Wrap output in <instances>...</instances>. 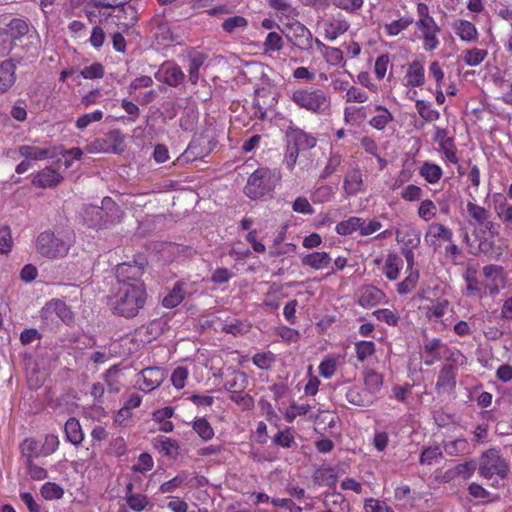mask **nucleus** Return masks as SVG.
I'll use <instances>...</instances> for the list:
<instances>
[{"label":"nucleus","instance_id":"1","mask_svg":"<svg viewBox=\"0 0 512 512\" xmlns=\"http://www.w3.org/2000/svg\"><path fill=\"white\" fill-rule=\"evenodd\" d=\"M85 13L91 23H95L97 18L111 19L122 32L138 22L137 10L126 0H91L85 6Z\"/></svg>","mask_w":512,"mask_h":512},{"label":"nucleus","instance_id":"2","mask_svg":"<svg viewBox=\"0 0 512 512\" xmlns=\"http://www.w3.org/2000/svg\"><path fill=\"white\" fill-rule=\"evenodd\" d=\"M144 282L121 283L111 298L113 313L127 319L136 317L147 301Z\"/></svg>","mask_w":512,"mask_h":512},{"label":"nucleus","instance_id":"3","mask_svg":"<svg viewBox=\"0 0 512 512\" xmlns=\"http://www.w3.org/2000/svg\"><path fill=\"white\" fill-rule=\"evenodd\" d=\"M287 96L299 109L311 114L325 115L331 109V97L321 88L298 87L291 89Z\"/></svg>","mask_w":512,"mask_h":512},{"label":"nucleus","instance_id":"4","mask_svg":"<svg viewBox=\"0 0 512 512\" xmlns=\"http://www.w3.org/2000/svg\"><path fill=\"white\" fill-rule=\"evenodd\" d=\"M281 180L280 171L267 166L258 167L247 179L245 195L252 200L270 196Z\"/></svg>","mask_w":512,"mask_h":512},{"label":"nucleus","instance_id":"5","mask_svg":"<svg viewBox=\"0 0 512 512\" xmlns=\"http://www.w3.org/2000/svg\"><path fill=\"white\" fill-rule=\"evenodd\" d=\"M73 243L74 237L71 231L57 233L44 231L37 237L36 248L42 256L49 259H58L69 253Z\"/></svg>","mask_w":512,"mask_h":512},{"label":"nucleus","instance_id":"6","mask_svg":"<svg viewBox=\"0 0 512 512\" xmlns=\"http://www.w3.org/2000/svg\"><path fill=\"white\" fill-rule=\"evenodd\" d=\"M478 472L485 479L497 476L500 480H505L510 472V467L508 461L500 455L499 451L491 448L482 453Z\"/></svg>","mask_w":512,"mask_h":512},{"label":"nucleus","instance_id":"7","mask_svg":"<svg viewBox=\"0 0 512 512\" xmlns=\"http://www.w3.org/2000/svg\"><path fill=\"white\" fill-rule=\"evenodd\" d=\"M148 264L147 258L136 255L133 260L120 263L116 267L117 285L121 283L143 282L142 276Z\"/></svg>","mask_w":512,"mask_h":512},{"label":"nucleus","instance_id":"8","mask_svg":"<svg viewBox=\"0 0 512 512\" xmlns=\"http://www.w3.org/2000/svg\"><path fill=\"white\" fill-rule=\"evenodd\" d=\"M231 69L232 80L237 86L251 83L257 79L259 65L255 62H242L236 55L232 54L226 58Z\"/></svg>","mask_w":512,"mask_h":512},{"label":"nucleus","instance_id":"9","mask_svg":"<svg viewBox=\"0 0 512 512\" xmlns=\"http://www.w3.org/2000/svg\"><path fill=\"white\" fill-rule=\"evenodd\" d=\"M277 103V94L270 87L257 88L254 92V117L262 121L267 119L273 113Z\"/></svg>","mask_w":512,"mask_h":512},{"label":"nucleus","instance_id":"10","mask_svg":"<svg viewBox=\"0 0 512 512\" xmlns=\"http://www.w3.org/2000/svg\"><path fill=\"white\" fill-rule=\"evenodd\" d=\"M286 37L298 49L310 51L315 43L311 31L298 20L291 18L285 23Z\"/></svg>","mask_w":512,"mask_h":512},{"label":"nucleus","instance_id":"11","mask_svg":"<svg viewBox=\"0 0 512 512\" xmlns=\"http://www.w3.org/2000/svg\"><path fill=\"white\" fill-rule=\"evenodd\" d=\"M166 376L165 370L160 367H146L137 374L136 387L144 393H150L162 385Z\"/></svg>","mask_w":512,"mask_h":512},{"label":"nucleus","instance_id":"12","mask_svg":"<svg viewBox=\"0 0 512 512\" xmlns=\"http://www.w3.org/2000/svg\"><path fill=\"white\" fill-rule=\"evenodd\" d=\"M41 318L46 323L55 322L59 319L67 325H71L74 321V315L67 304L60 299H52L45 304L41 310Z\"/></svg>","mask_w":512,"mask_h":512},{"label":"nucleus","instance_id":"13","mask_svg":"<svg viewBox=\"0 0 512 512\" xmlns=\"http://www.w3.org/2000/svg\"><path fill=\"white\" fill-rule=\"evenodd\" d=\"M287 144L299 151L312 149L317 144V139L310 133L291 123L286 129Z\"/></svg>","mask_w":512,"mask_h":512},{"label":"nucleus","instance_id":"14","mask_svg":"<svg viewBox=\"0 0 512 512\" xmlns=\"http://www.w3.org/2000/svg\"><path fill=\"white\" fill-rule=\"evenodd\" d=\"M154 76L158 81L163 82L170 87L179 86L185 79V74L181 67L171 61L162 63Z\"/></svg>","mask_w":512,"mask_h":512},{"label":"nucleus","instance_id":"15","mask_svg":"<svg viewBox=\"0 0 512 512\" xmlns=\"http://www.w3.org/2000/svg\"><path fill=\"white\" fill-rule=\"evenodd\" d=\"M63 179L64 177L59 169L53 165H49L37 171L33 175L31 183L37 188H55L63 181Z\"/></svg>","mask_w":512,"mask_h":512},{"label":"nucleus","instance_id":"16","mask_svg":"<svg viewBox=\"0 0 512 512\" xmlns=\"http://www.w3.org/2000/svg\"><path fill=\"white\" fill-rule=\"evenodd\" d=\"M425 84V65L421 59H414L407 64L403 85L409 89L421 87Z\"/></svg>","mask_w":512,"mask_h":512},{"label":"nucleus","instance_id":"17","mask_svg":"<svg viewBox=\"0 0 512 512\" xmlns=\"http://www.w3.org/2000/svg\"><path fill=\"white\" fill-rule=\"evenodd\" d=\"M416 27L422 33L423 47L426 51H434L438 48L440 42L437 34L440 32V27L434 19L427 21L417 20Z\"/></svg>","mask_w":512,"mask_h":512},{"label":"nucleus","instance_id":"18","mask_svg":"<svg viewBox=\"0 0 512 512\" xmlns=\"http://www.w3.org/2000/svg\"><path fill=\"white\" fill-rule=\"evenodd\" d=\"M322 28L325 39L334 41L348 31L350 23L343 15L337 14L327 19L323 23Z\"/></svg>","mask_w":512,"mask_h":512},{"label":"nucleus","instance_id":"19","mask_svg":"<svg viewBox=\"0 0 512 512\" xmlns=\"http://www.w3.org/2000/svg\"><path fill=\"white\" fill-rule=\"evenodd\" d=\"M445 350H448V346L439 338H432L424 341V364L426 366H431L434 363L440 361L445 354Z\"/></svg>","mask_w":512,"mask_h":512},{"label":"nucleus","instance_id":"20","mask_svg":"<svg viewBox=\"0 0 512 512\" xmlns=\"http://www.w3.org/2000/svg\"><path fill=\"white\" fill-rule=\"evenodd\" d=\"M385 299L386 294L373 285H365L361 287L358 292V304L364 309L375 307Z\"/></svg>","mask_w":512,"mask_h":512},{"label":"nucleus","instance_id":"21","mask_svg":"<svg viewBox=\"0 0 512 512\" xmlns=\"http://www.w3.org/2000/svg\"><path fill=\"white\" fill-rule=\"evenodd\" d=\"M483 275L488 280L484 283L485 296H495L499 293V285L503 281V267L498 265H486L483 267Z\"/></svg>","mask_w":512,"mask_h":512},{"label":"nucleus","instance_id":"22","mask_svg":"<svg viewBox=\"0 0 512 512\" xmlns=\"http://www.w3.org/2000/svg\"><path fill=\"white\" fill-rule=\"evenodd\" d=\"M456 378L457 371L442 365L435 384L437 394H450L456 388Z\"/></svg>","mask_w":512,"mask_h":512},{"label":"nucleus","instance_id":"23","mask_svg":"<svg viewBox=\"0 0 512 512\" xmlns=\"http://www.w3.org/2000/svg\"><path fill=\"white\" fill-rule=\"evenodd\" d=\"M55 148H41L34 145H20L17 152L20 157L27 160L41 161L56 156Z\"/></svg>","mask_w":512,"mask_h":512},{"label":"nucleus","instance_id":"24","mask_svg":"<svg viewBox=\"0 0 512 512\" xmlns=\"http://www.w3.org/2000/svg\"><path fill=\"white\" fill-rule=\"evenodd\" d=\"M345 398L350 404L357 407H368L375 402L369 392L359 385L347 387Z\"/></svg>","mask_w":512,"mask_h":512},{"label":"nucleus","instance_id":"25","mask_svg":"<svg viewBox=\"0 0 512 512\" xmlns=\"http://www.w3.org/2000/svg\"><path fill=\"white\" fill-rule=\"evenodd\" d=\"M452 29L456 36L463 42H476L479 38V33L476 26L464 19L455 20L452 23Z\"/></svg>","mask_w":512,"mask_h":512},{"label":"nucleus","instance_id":"26","mask_svg":"<svg viewBox=\"0 0 512 512\" xmlns=\"http://www.w3.org/2000/svg\"><path fill=\"white\" fill-rule=\"evenodd\" d=\"M153 447L161 453L171 459H176L179 455L180 446L177 440L159 435L153 439Z\"/></svg>","mask_w":512,"mask_h":512},{"label":"nucleus","instance_id":"27","mask_svg":"<svg viewBox=\"0 0 512 512\" xmlns=\"http://www.w3.org/2000/svg\"><path fill=\"white\" fill-rule=\"evenodd\" d=\"M16 81V65L12 60L0 62V94L8 92Z\"/></svg>","mask_w":512,"mask_h":512},{"label":"nucleus","instance_id":"28","mask_svg":"<svg viewBox=\"0 0 512 512\" xmlns=\"http://www.w3.org/2000/svg\"><path fill=\"white\" fill-rule=\"evenodd\" d=\"M362 174L359 169L348 171L344 177L343 189L347 196H355L364 190Z\"/></svg>","mask_w":512,"mask_h":512},{"label":"nucleus","instance_id":"29","mask_svg":"<svg viewBox=\"0 0 512 512\" xmlns=\"http://www.w3.org/2000/svg\"><path fill=\"white\" fill-rule=\"evenodd\" d=\"M363 380V388L367 390V392H369V394L372 396V399L376 401L377 394L380 392L383 386V375L374 369H368L364 371Z\"/></svg>","mask_w":512,"mask_h":512},{"label":"nucleus","instance_id":"30","mask_svg":"<svg viewBox=\"0 0 512 512\" xmlns=\"http://www.w3.org/2000/svg\"><path fill=\"white\" fill-rule=\"evenodd\" d=\"M403 259L396 253H389L384 261L382 273L389 281L398 279L403 269Z\"/></svg>","mask_w":512,"mask_h":512},{"label":"nucleus","instance_id":"31","mask_svg":"<svg viewBox=\"0 0 512 512\" xmlns=\"http://www.w3.org/2000/svg\"><path fill=\"white\" fill-rule=\"evenodd\" d=\"M331 261L332 259L329 253L325 251H314L304 255L301 258V263L303 266L310 267L314 270H323L327 268Z\"/></svg>","mask_w":512,"mask_h":512},{"label":"nucleus","instance_id":"32","mask_svg":"<svg viewBox=\"0 0 512 512\" xmlns=\"http://www.w3.org/2000/svg\"><path fill=\"white\" fill-rule=\"evenodd\" d=\"M373 113L368 123L376 130L383 131L394 120L393 114L383 105H375Z\"/></svg>","mask_w":512,"mask_h":512},{"label":"nucleus","instance_id":"33","mask_svg":"<svg viewBox=\"0 0 512 512\" xmlns=\"http://www.w3.org/2000/svg\"><path fill=\"white\" fill-rule=\"evenodd\" d=\"M175 409L171 406H166L153 411L152 420L157 423L158 429L164 433H170L174 430V424L170 421L173 417Z\"/></svg>","mask_w":512,"mask_h":512},{"label":"nucleus","instance_id":"34","mask_svg":"<svg viewBox=\"0 0 512 512\" xmlns=\"http://www.w3.org/2000/svg\"><path fill=\"white\" fill-rule=\"evenodd\" d=\"M125 499L128 507L134 512H142L147 507H152V504L145 494L133 492V485L131 483L126 486Z\"/></svg>","mask_w":512,"mask_h":512},{"label":"nucleus","instance_id":"35","mask_svg":"<svg viewBox=\"0 0 512 512\" xmlns=\"http://www.w3.org/2000/svg\"><path fill=\"white\" fill-rule=\"evenodd\" d=\"M453 239V232L450 228L437 222H433L429 225L428 230L425 234V240L430 241L431 244H435L437 240L445 242H451Z\"/></svg>","mask_w":512,"mask_h":512},{"label":"nucleus","instance_id":"36","mask_svg":"<svg viewBox=\"0 0 512 512\" xmlns=\"http://www.w3.org/2000/svg\"><path fill=\"white\" fill-rule=\"evenodd\" d=\"M418 173L428 184L434 185L441 180L443 169L437 163L424 161L419 167Z\"/></svg>","mask_w":512,"mask_h":512},{"label":"nucleus","instance_id":"37","mask_svg":"<svg viewBox=\"0 0 512 512\" xmlns=\"http://www.w3.org/2000/svg\"><path fill=\"white\" fill-rule=\"evenodd\" d=\"M248 384V377L244 372L228 370L226 372V391L231 394L243 392Z\"/></svg>","mask_w":512,"mask_h":512},{"label":"nucleus","instance_id":"38","mask_svg":"<svg viewBox=\"0 0 512 512\" xmlns=\"http://www.w3.org/2000/svg\"><path fill=\"white\" fill-rule=\"evenodd\" d=\"M66 440L75 446H80L84 440V433L82 431L79 420L75 417H70L64 426Z\"/></svg>","mask_w":512,"mask_h":512},{"label":"nucleus","instance_id":"39","mask_svg":"<svg viewBox=\"0 0 512 512\" xmlns=\"http://www.w3.org/2000/svg\"><path fill=\"white\" fill-rule=\"evenodd\" d=\"M315 44L329 65L337 66L343 61V52L339 48L328 46L318 38H315Z\"/></svg>","mask_w":512,"mask_h":512},{"label":"nucleus","instance_id":"40","mask_svg":"<svg viewBox=\"0 0 512 512\" xmlns=\"http://www.w3.org/2000/svg\"><path fill=\"white\" fill-rule=\"evenodd\" d=\"M488 233V237L480 239L478 249L482 253H490L494 247V239L499 235L498 224L490 221L489 219L483 224Z\"/></svg>","mask_w":512,"mask_h":512},{"label":"nucleus","instance_id":"41","mask_svg":"<svg viewBox=\"0 0 512 512\" xmlns=\"http://www.w3.org/2000/svg\"><path fill=\"white\" fill-rule=\"evenodd\" d=\"M443 448L449 456H463L470 453V443L466 438H456L445 441Z\"/></svg>","mask_w":512,"mask_h":512},{"label":"nucleus","instance_id":"42","mask_svg":"<svg viewBox=\"0 0 512 512\" xmlns=\"http://www.w3.org/2000/svg\"><path fill=\"white\" fill-rule=\"evenodd\" d=\"M405 278L397 284L396 291L399 295H407L414 290L419 282L420 273L418 269L405 271Z\"/></svg>","mask_w":512,"mask_h":512},{"label":"nucleus","instance_id":"43","mask_svg":"<svg viewBox=\"0 0 512 512\" xmlns=\"http://www.w3.org/2000/svg\"><path fill=\"white\" fill-rule=\"evenodd\" d=\"M450 302L446 298H438L431 301V305L426 306L425 315L429 320H438L447 312Z\"/></svg>","mask_w":512,"mask_h":512},{"label":"nucleus","instance_id":"44","mask_svg":"<svg viewBox=\"0 0 512 512\" xmlns=\"http://www.w3.org/2000/svg\"><path fill=\"white\" fill-rule=\"evenodd\" d=\"M476 470V463L474 460H468L463 463L456 465L453 469L446 471L445 477L453 479L455 477H461L464 480L469 479Z\"/></svg>","mask_w":512,"mask_h":512},{"label":"nucleus","instance_id":"45","mask_svg":"<svg viewBox=\"0 0 512 512\" xmlns=\"http://www.w3.org/2000/svg\"><path fill=\"white\" fill-rule=\"evenodd\" d=\"M365 106H346L343 112L344 122L350 125H360L366 119Z\"/></svg>","mask_w":512,"mask_h":512},{"label":"nucleus","instance_id":"46","mask_svg":"<svg viewBox=\"0 0 512 512\" xmlns=\"http://www.w3.org/2000/svg\"><path fill=\"white\" fill-rule=\"evenodd\" d=\"M445 364L443 366H449L451 369L458 371L459 367L467 365V357L457 348L452 347L445 350Z\"/></svg>","mask_w":512,"mask_h":512},{"label":"nucleus","instance_id":"47","mask_svg":"<svg viewBox=\"0 0 512 512\" xmlns=\"http://www.w3.org/2000/svg\"><path fill=\"white\" fill-rule=\"evenodd\" d=\"M413 22L414 19L411 16H403L390 23H386L384 25V32L389 37L397 36L402 31L406 30Z\"/></svg>","mask_w":512,"mask_h":512},{"label":"nucleus","instance_id":"48","mask_svg":"<svg viewBox=\"0 0 512 512\" xmlns=\"http://www.w3.org/2000/svg\"><path fill=\"white\" fill-rule=\"evenodd\" d=\"M189 58V80L192 84H197L199 80V70L204 64L205 56L200 52H192L188 55Z\"/></svg>","mask_w":512,"mask_h":512},{"label":"nucleus","instance_id":"49","mask_svg":"<svg viewBox=\"0 0 512 512\" xmlns=\"http://www.w3.org/2000/svg\"><path fill=\"white\" fill-rule=\"evenodd\" d=\"M438 151L442 153L443 159L451 164H458V149L454 137L438 144Z\"/></svg>","mask_w":512,"mask_h":512},{"label":"nucleus","instance_id":"50","mask_svg":"<svg viewBox=\"0 0 512 512\" xmlns=\"http://www.w3.org/2000/svg\"><path fill=\"white\" fill-rule=\"evenodd\" d=\"M415 108L420 117L426 122H434L440 118L439 111L432 108L431 103L428 101L416 100Z\"/></svg>","mask_w":512,"mask_h":512},{"label":"nucleus","instance_id":"51","mask_svg":"<svg viewBox=\"0 0 512 512\" xmlns=\"http://www.w3.org/2000/svg\"><path fill=\"white\" fill-rule=\"evenodd\" d=\"M466 209L469 217L478 225H483L490 218V211L474 202L468 201Z\"/></svg>","mask_w":512,"mask_h":512},{"label":"nucleus","instance_id":"52","mask_svg":"<svg viewBox=\"0 0 512 512\" xmlns=\"http://www.w3.org/2000/svg\"><path fill=\"white\" fill-rule=\"evenodd\" d=\"M467 284V292L469 295L476 296L478 298L485 297L484 283L476 277V271L468 272L465 276Z\"/></svg>","mask_w":512,"mask_h":512},{"label":"nucleus","instance_id":"53","mask_svg":"<svg viewBox=\"0 0 512 512\" xmlns=\"http://www.w3.org/2000/svg\"><path fill=\"white\" fill-rule=\"evenodd\" d=\"M127 453V442L124 437H112L109 441L105 454L111 457H121Z\"/></svg>","mask_w":512,"mask_h":512},{"label":"nucleus","instance_id":"54","mask_svg":"<svg viewBox=\"0 0 512 512\" xmlns=\"http://www.w3.org/2000/svg\"><path fill=\"white\" fill-rule=\"evenodd\" d=\"M443 457L442 450L440 446L434 445V446H428L423 449L421 452L419 463L421 465H432L434 463L439 462Z\"/></svg>","mask_w":512,"mask_h":512},{"label":"nucleus","instance_id":"55","mask_svg":"<svg viewBox=\"0 0 512 512\" xmlns=\"http://www.w3.org/2000/svg\"><path fill=\"white\" fill-rule=\"evenodd\" d=\"M343 162V156L340 151L332 150L329 154L327 163L320 174L321 179H327L333 173H335Z\"/></svg>","mask_w":512,"mask_h":512},{"label":"nucleus","instance_id":"56","mask_svg":"<svg viewBox=\"0 0 512 512\" xmlns=\"http://www.w3.org/2000/svg\"><path fill=\"white\" fill-rule=\"evenodd\" d=\"M356 358L359 362H364L376 352V344L373 341H357L354 344Z\"/></svg>","mask_w":512,"mask_h":512},{"label":"nucleus","instance_id":"57","mask_svg":"<svg viewBox=\"0 0 512 512\" xmlns=\"http://www.w3.org/2000/svg\"><path fill=\"white\" fill-rule=\"evenodd\" d=\"M487 55V50L474 47L465 51L463 60L466 65L475 67L481 64Z\"/></svg>","mask_w":512,"mask_h":512},{"label":"nucleus","instance_id":"58","mask_svg":"<svg viewBox=\"0 0 512 512\" xmlns=\"http://www.w3.org/2000/svg\"><path fill=\"white\" fill-rule=\"evenodd\" d=\"M41 496L45 500H58L64 495V489L55 482H46L40 489Z\"/></svg>","mask_w":512,"mask_h":512},{"label":"nucleus","instance_id":"59","mask_svg":"<svg viewBox=\"0 0 512 512\" xmlns=\"http://www.w3.org/2000/svg\"><path fill=\"white\" fill-rule=\"evenodd\" d=\"M275 361L276 356L271 351L258 352L252 358L253 364L261 370H269Z\"/></svg>","mask_w":512,"mask_h":512},{"label":"nucleus","instance_id":"60","mask_svg":"<svg viewBox=\"0 0 512 512\" xmlns=\"http://www.w3.org/2000/svg\"><path fill=\"white\" fill-rule=\"evenodd\" d=\"M193 430L199 435V437L208 441L213 438L214 431L210 423L205 418H197L193 422Z\"/></svg>","mask_w":512,"mask_h":512},{"label":"nucleus","instance_id":"61","mask_svg":"<svg viewBox=\"0 0 512 512\" xmlns=\"http://www.w3.org/2000/svg\"><path fill=\"white\" fill-rule=\"evenodd\" d=\"M359 223L358 216H351L346 220L340 221L335 227L337 234L341 236H348L354 232H357V224Z\"/></svg>","mask_w":512,"mask_h":512},{"label":"nucleus","instance_id":"62","mask_svg":"<svg viewBox=\"0 0 512 512\" xmlns=\"http://www.w3.org/2000/svg\"><path fill=\"white\" fill-rule=\"evenodd\" d=\"M269 6L286 16L288 19L295 18L298 13L287 0H268Z\"/></svg>","mask_w":512,"mask_h":512},{"label":"nucleus","instance_id":"63","mask_svg":"<svg viewBox=\"0 0 512 512\" xmlns=\"http://www.w3.org/2000/svg\"><path fill=\"white\" fill-rule=\"evenodd\" d=\"M373 315L378 321L385 322L389 326H397L400 320L398 313L388 308L377 309Z\"/></svg>","mask_w":512,"mask_h":512},{"label":"nucleus","instance_id":"64","mask_svg":"<svg viewBox=\"0 0 512 512\" xmlns=\"http://www.w3.org/2000/svg\"><path fill=\"white\" fill-rule=\"evenodd\" d=\"M347 103H365L369 100V95L361 88L351 85L348 91L343 96Z\"/></svg>","mask_w":512,"mask_h":512}]
</instances>
